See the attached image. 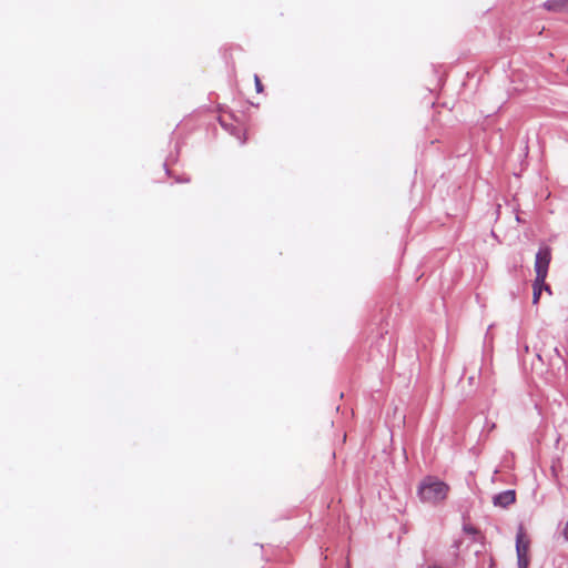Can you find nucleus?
<instances>
[{"label":"nucleus","mask_w":568,"mask_h":568,"mask_svg":"<svg viewBox=\"0 0 568 568\" xmlns=\"http://www.w3.org/2000/svg\"><path fill=\"white\" fill-rule=\"evenodd\" d=\"M449 491L448 485L444 481L427 477L425 478L419 487L418 494L424 503L438 504L446 499Z\"/></svg>","instance_id":"obj_1"},{"label":"nucleus","mask_w":568,"mask_h":568,"mask_svg":"<svg viewBox=\"0 0 568 568\" xmlns=\"http://www.w3.org/2000/svg\"><path fill=\"white\" fill-rule=\"evenodd\" d=\"M551 262V248L549 246H540L535 257V273L539 282L546 281L549 264Z\"/></svg>","instance_id":"obj_2"},{"label":"nucleus","mask_w":568,"mask_h":568,"mask_svg":"<svg viewBox=\"0 0 568 568\" xmlns=\"http://www.w3.org/2000/svg\"><path fill=\"white\" fill-rule=\"evenodd\" d=\"M530 540L523 526L519 527L516 536V551L518 568H528L529 566Z\"/></svg>","instance_id":"obj_3"},{"label":"nucleus","mask_w":568,"mask_h":568,"mask_svg":"<svg viewBox=\"0 0 568 568\" xmlns=\"http://www.w3.org/2000/svg\"><path fill=\"white\" fill-rule=\"evenodd\" d=\"M516 500L515 490H506L494 497V504L500 507H507Z\"/></svg>","instance_id":"obj_4"},{"label":"nucleus","mask_w":568,"mask_h":568,"mask_svg":"<svg viewBox=\"0 0 568 568\" xmlns=\"http://www.w3.org/2000/svg\"><path fill=\"white\" fill-rule=\"evenodd\" d=\"M542 290H546L547 292L550 293V287H549V285L546 284V281L539 282L538 278H535V281L532 283V303L534 304H538Z\"/></svg>","instance_id":"obj_5"},{"label":"nucleus","mask_w":568,"mask_h":568,"mask_svg":"<svg viewBox=\"0 0 568 568\" xmlns=\"http://www.w3.org/2000/svg\"><path fill=\"white\" fill-rule=\"evenodd\" d=\"M561 1H552V2H547L545 3V7L548 9V10H554V11H567L568 8H560L558 7L557 3H560Z\"/></svg>","instance_id":"obj_6"},{"label":"nucleus","mask_w":568,"mask_h":568,"mask_svg":"<svg viewBox=\"0 0 568 568\" xmlns=\"http://www.w3.org/2000/svg\"><path fill=\"white\" fill-rule=\"evenodd\" d=\"M254 82H255V88H256V91L258 93H261L263 91V84L261 82V79L258 78V75H254Z\"/></svg>","instance_id":"obj_7"},{"label":"nucleus","mask_w":568,"mask_h":568,"mask_svg":"<svg viewBox=\"0 0 568 568\" xmlns=\"http://www.w3.org/2000/svg\"><path fill=\"white\" fill-rule=\"evenodd\" d=\"M465 531H467L468 534H474V535L477 534V529L471 526H466Z\"/></svg>","instance_id":"obj_8"},{"label":"nucleus","mask_w":568,"mask_h":568,"mask_svg":"<svg viewBox=\"0 0 568 568\" xmlns=\"http://www.w3.org/2000/svg\"><path fill=\"white\" fill-rule=\"evenodd\" d=\"M560 8H568V0H561L560 3H557Z\"/></svg>","instance_id":"obj_9"},{"label":"nucleus","mask_w":568,"mask_h":568,"mask_svg":"<svg viewBox=\"0 0 568 568\" xmlns=\"http://www.w3.org/2000/svg\"><path fill=\"white\" fill-rule=\"evenodd\" d=\"M564 536L568 540V520H567V524H566L565 529H564Z\"/></svg>","instance_id":"obj_10"},{"label":"nucleus","mask_w":568,"mask_h":568,"mask_svg":"<svg viewBox=\"0 0 568 568\" xmlns=\"http://www.w3.org/2000/svg\"><path fill=\"white\" fill-rule=\"evenodd\" d=\"M428 568H443V567L437 566V565H432V566H429Z\"/></svg>","instance_id":"obj_11"}]
</instances>
